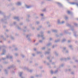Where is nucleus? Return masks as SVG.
Segmentation results:
<instances>
[{
    "mask_svg": "<svg viewBox=\"0 0 78 78\" xmlns=\"http://www.w3.org/2000/svg\"><path fill=\"white\" fill-rule=\"evenodd\" d=\"M66 58H61L60 59V60L61 61H65V59Z\"/></svg>",
    "mask_w": 78,
    "mask_h": 78,
    "instance_id": "nucleus-43",
    "label": "nucleus"
},
{
    "mask_svg": "<svg viewBox=\"0 0 78 78\" xmlns=\"http://www.w3.org/2000/svg\"><path fill=\"white\" fill-rule=\"evenodd\" d=\"M42 53V51H37V55H39V54H40V55H41Z\"/></svg>",
    "mask_w": 78,
    "mask_h": 78,
    "instance_id": "nucleus-29",
    "label": "nucleus"
},
{
    "mask_svg": "<svg viewBox=\"0 0 78 78\" xmlns=\"http://www.w3.org/2000/svg\"><path fill=\"white\" fill-rule=\"evenodd\" d=\"M11 73H12V74H15V72L13 71H11Z\"/></svg>",
    "mask_w": 78,
    "mask_h": 78,
    "instance_id": "nucleus-56",
    "label": "nucleus"
},
{
    "mask_svg": "<svg viewBox=\"0 0 78 78\" xmlns=\"http://www.w3.org/2000/svg\"><path fill=\"white\" fill-rule=\"evenodd\" d=\"M0 14L3 16L4 17V19H2L0 20V21H1L2 22H3V23H4L5 24H8V22H7V20H7V19H9V18H10V16H6L5 13L1 11H0Z\"/></svg>",
    "mask_w": 78,
    "mask_h": 78,
    "instance_id": "nucleus-1",
    "label": "nucleus"
},
{
    "mask_svg": "<svg viewBox=\"0 0 78 78\" xmlns=\"http://www.w3.org/2000/svg\"><path fill=\"white\" fill-rule=\"evenodd\" d=\"M14 5V3H11L9 4H8L7 5V6H13Z\"/></svg>",
    "mask_w": 78,
    "mask_h": 78,
    "instance_id": "nucleus-18",
    "label": "nucleus"
},
{
    "mask_svg": "<svg viewBox=\"0 0 78 78\" xmlns=\"http://www.w3.org/2000/svg\"><path fill=\"white\" fill-rule=\"evenodd\" d=\"M76 3L75 4V5H76V6L78 8V0H76Z\"/></svg>",
    "mask_w": 78,
    "mask_h": 78,
    "instance_id": "nucleus-34",
    "label": "nucleus"
},
{
    "mask_svg": "<svg viewBox=\"0 0 78 78\" xmlns=\"http://www.w3.org/2000/svg\"><path fill=\"white\" fill-rule=\"evenodd\" d=\"M49 53H50L49 52H45V55H47V54L48 55Z\"/></svg>",
    "mask_w": 78,
    "mask_h": 78,
    "instance_id": "nucleus-50",
    "label": "nucleus"
},
{
    "mask_svg": "<svg viewBox=\"0 0 78 78\" xmlns=\"http://www.w3.org/2000/svg\"><path fill=\"white\" fill-rule=\"evenodd\" d=\"M40 57L41 58H43V57H44V55H40Z\"/></svg>",
    "mask_w": 78,
    "mask_h": 78,
    "instance_id": "nucleus-63",
    "label": "nucleus"
},
{
    "mask_svg": "<svg viewBox=\"0 0 78 78\" xmlns=\"http://www.w3.org/2000/svg\"><path fill=\"white\" fill-rule=\"evenodd\" d=\"M35 65L36 66H38V63H35Z\"/></svg>",
    "mask_w": 78,
    "mask_h": 78,
    "instance_id": "nucleus-61",
    "label": "nucleus"
},
{
    "mask_svg": "<svg viewBox=\"0 0 78 78\" xmlns=\"http://www.w3.org/2000/svg\"><path fill=\"white\" fill-rule=\"evenodd\" d=\"M16 5H18V6H20V5H22V4H21V2H18L16 4Z\"/></svg>",
    "mask_w": 78,
    "mask_h": 78,
    "instance_id": "nucleus-16",
    "label": "nucleus"
},
{
    "mask_svg": "<svg viewBox=\"0 0 78 78\" xmlns=\"http://www.w3.org/2000/svg\"><path fill=\"white\" fill-rule=\"evenodd\" d=\"M40 23L39 21H37L36 22V24H37V25H38V24H39Z\"/></svg>",
    "mask_w": 78,
    "mask_h": 78,
    "instance_id": "nucleus-51",
    "label": "nucleus"
},
{
    "mask_svg": "<svg viewBox=\"0 0 78 78\" xmlns=\"http://www.w3.org/2000/svg\"><path fill=\"white\" fill-rule=\"evenodd\" d=\"M5 64H8L9 62H4Z\"/></svg>",
    "mask_w": 78,
    "mask_h": 78,
    "instance_id": "nucleus-52",
    "label": "nucleus"
},
{
    "mask_svg": "<svg viewBox=\"0 0 78 78\" xmlns=\"http://www.w3.org/2000/svg\"><path fill=\"white\" fill-rule=\"evenodd\" d=\"M25 7L26 8H27L28 9L31 8V6H28L27 5H25Z\"/></svg>",
    "mask_w": 78,
    "mask_h": 78,
    "instance_id": "nucleus-31",
    "label": "nucleus"
},
{
    "mask_svg": "<svg viewBox=\"0 0 78 78\" xmlns=\"http://www.w3.org/2000/svg\"><path fill=\"white\" fill-rule=\"evenodd\" d=\"M14 19H15V20H17V21H19V17L15 16L14 17Z\"/></svg>",
    "mask_w": 78,
    "mask_h": 78,
    "instance_id": "nucleus-19",
    "label": "nucleus"
},
{
    "mask_svg": "<svg viewBox=\"0 0 78 78\" xmlns=\"http://www.w3.org/2000/svg\"><path fill=\"white\" fill-rule=\"evenodd\" d=\"M41 49L42 50H45V47H44L42 48H41Z\"/></svg>",
    "mask_w": 78,
    "mask_h": 78,
    "instance_id": "nucleus-47",
    "label": "nucleus"
},
{
    "mask_svg": "<svg viewBox=\"0 0 78 78\" xmlns=\"http://www.w3.org/2000/svg\"><path fill=\"white\" fill-rule=\"evenodd\" d=\"M5 52H6V50L3 48V49L2 53L1 54V55H5Z\"/></svg>",
    "mask_w": 78,
    "mask_h": 78,
    "instance_id": "nucleus-11",
    "label": "nucleus"
},
{
    "mask_svg": "<svg viewBox=\"0 0 78 78\" xmlns=\"http://www.w3.org/2000/svg\"><path fill=\"white\" fill-rule=\"evenodd\" d=\"M42 40H39V42H40V43H42Z\"/></svg>",
    "mask_w": 78,
    "mask_h": 78,
    "instance_id": "nucleus-62",
    "label": "nucleus"
},
{
    "mask_svg": "<svg viewBox=\"0 0 78 78\" xmlns=\"http://www.w3.org/2000/svg\"><path fill=\"white\" fill-rule=\"evenodd\" d=\"M44 32L41 31L40 32L41 35L40 34H38L37 37H41L42 38V40H45V39H46L45 37H44Z\"/></svg>",
    "mask_w": 78,
    "mask_h": 78,
    "instance_id": "nucleus-2",
    "label": "nucleus"
},
{
    "mask_svg": "<svg viewBox=\"0 0 78 78\" xmlns=\"http://www.w3.org/2000/svg\"><path fill=\"white\" fill-rule=\"evenodd\" d=\"M13 23H10V26L11 27H12V26H13Z\"/></svg>",
    "mask_w": 78,
    "mask_h": 78,
    "instance_id": "nucleus-54",
    "label": "nucleus"
},
{
    "mask_svg": "<svg viewBox=\"0 0 78 78\" xmlns=\"http://www.w3.org/2000/svg\"><path fill=\"white\" fill-rule=\"evenodd\" d=\"M32 29L33 30H34V29H35V28H34V27H31Z\"/></svg>",
    "mask_w": 78,
    "mask_h": 78,
    "instance_id": "nucleus-59",
    "label": "nucleus"
},
{
    "mask_svg": "<svg viewBox=\"0 0 78 78\" xmlns=\"http://www.w3.org/2000/svg\"><path fill=\"white\" fill-rule=\"evenodd\" d=\"M14 9H15V8H14V7H12L11 9V10H12V11H14Z\"/></svg>",
    "mask_w": 78,
    "mask_h": 78,
    "instance_id": "nucleus-58",
    "label": "nucleus"
},
{
    "mask_svg": "<svg viewBox=\"0 0 78 78\" xmlns=\"http://www.w3.org/2000/svg\"><path fill=\"white\" fill-rule=\"evenodd\" d=\"M52 32H53V33H58V30H52Z\"/></svg>",
    "mask_w": 78,
    "mask_h": 78,
    "instance_id": "nucleus-37",
    "label": "nucleus"
},
{
    "mask_svg": "<svg viewBox=\"0 0 78 78\" xmlns=\"http://www.w3.org/2000/svg\"><path fill=\"white\" fill-rule=\"evenodd\" d=\"M26 21L27 22H30V19L27 18V19H26Z\"/></svg>",
    "mask_w": 78,
    "mask_h": 78,
    "instance_id": "nucleus-45",
    "label": "nucleus"
},
{
    "mask_svg": "<svg viewBox=\"0 0 78 78\" xmlns=\"http://www.w3.org/2000/svg\"><path fill=\"white\" fill-rule=\"evenodd\" d=\"M66 41V39L65 38H63L62 41V43H63V42H65Z\"/></svg>",
    "mask_w": 78,
    "mask_h": 78,
    "instance_id": "nucleus-28",
    "label": "nucleus"
},
{
    "mask_svg": "<svg viewBox=\"0 0 78 78\" xmlns=\"http://www.w3.org/2000/svg\"><path fill=\"white\" fill-rule=\"evenodd\" d=\"M10 37L12 40H14V39H15L14 37H13V36H12V35H10Z\"/></svg>",
    "mask_w": 78,
    "mask_h": 78,
    "instance_id": "nucleus-21",
    "label": "nucleus"
},
{
    "mask_svg": "<svg viewBox=\"0 0 78 78\" xmlns=\"http://www.w3.org/2000/svg\"><path fill=\"white\" fill-rule=\"evenodd\" d=\"M13 23V25L15 26L16 27H17V26H18V25H17V23L16 22H14Z\"/></svg>",
    "mask_w": 78,
    "mask_h": 78,
    "instance_id": "nucleus-26",
    "label": "nucleus"
},
{
    "mask_svg": "<svg viewBox=\"0 0 78 78\" xmlns=\"http://www.w3.org/2000/svg\"><path fill=\"white\" fill-rule=\"evenodd\" d=\"M14 50H15V51H17V50H18V49L17 48H15L14 49Z\"/></svg>",
    "mask_w": 78,
    "mask_h": 78,
    "instance_id": "nucleus-60",
    "label": "nucleus"
},
{
    "mask_svg": "<svg viewBox=\"0 0 78 78\" xmlns=\"http://www.w3.org/2000/svg\"><path fill=\"white\" fill-rule=\"evenodd\" d=\"M66 47H65L63 48V51H62L63 52H64V51H66Z\"/></svg>",
    "mask_w": 78,
    "mask_h": 78,
    "instance_id": "nucleus-35",
    "label": "nucleus"
},
{
    "mask_svg": "<svg viewBox=\"0 0 78 78\" xmlns=\"http://www.w3.org/2000/svg\"><path fill=\"white\" fill-rule=\"evenodd\" d=\"M42 12H46V8H44L42 10Z\"/></svg>",
    "mask_w": 78,
    "mask_h": 78,
    "instance_id": "nucleus-39",
    "label": "nucleus"
},
{
    "mask_svg": "<svg viewBox=\"0 0 78 78\" xmlns=\"http://www.w3.org/2000/svg\"><path fill=\"white\" fill-rule=\"evenodd\" d=\"M50 73L51 75H53L54 73V72L53 71V70H51L50 71Z\"/></svg>",
    "mask_w": 78,
    "mask_h": 78,
    "instance_id": "nucleus-36",
    "label": "nucleus"
},
{
    "mask_svg": "<svg viewBox=\"0 0 78 78\" xmlns=\"http://www.w3.org/2000/svg\"><path fill=\"white\" fill-rule=\"evenodd\" d=\"M19 76H20V77L21 78H25V77H23V76H22V72H20V73H19Z\"/></svg>",
    "mask_w": 78,
    "mask_h": 78,
    "instance_id": "nucleus-14",
    "label": "nucleus"
},
{
    "mask_svg": "<svg viewBox=\"0 0 78 78\" xmlns=\"http://www.w3.org/2000/svg\"><path fill=\"white\" fill-rule=\"evenodd\" d=\"M55 36H56L57 37H60V36H59V35H58L57 34H55Z\"/></svg>",
    "mask_w": 78,
    "mask_h": 78,
    "instance_id": "nucleus-49",
    "label": "nucleus"
},
{
    "mask_svg": "<svg viewBox=\"0 0 78 78\" xmlns=\"http://www.w3.org/2000/svg\"><path fill=\"white\" fill-rule=\"evenodd\" d=\"M24 69L25 70H29L28 68L26 67H24Z\"/></svg>",
    "mask_w": 78,
    "mask_h": 78,
    "instance_id": "nucleus-42",
    "label": "nucleus"
},
{
    "mask_svg": "<svg viewBox=\"0 0 78 78\" xmlns=\"http://www.w3.org/2000/svg\"><path fill=\"white\" fill-rule=\"evenodd\" d=\"M76 3V2H69V3H70V4H71V5H75Z\"/></svg>",
    "mask_w": 78,
    "mask_h": 78,
    "instance_id": "nucleus-32",
    "label": "nucleus"
},
{
    "mask_svg": "<svg viewBox=\"0 0 78 78\" xmlns=\"http://www.w3.org/2000/svg\"><path fill=\"white\" fill-rule=\"evenodd\" d=\"M74 25L76 27H78V24L76 23H74Z\"/></svg>",
    "mask_w": 78,
    "mask_h": 78,
    "instance_id": "nucleus-30",
    "label": "nucleus"
},
{
    "mask_svg": "<svg viewBox=\"0 0 78 78\" xmlns=\"http://www.w3.org/2000/svg\"><path fill=\"white\" fill-rule=\"evenodd\" d=\"M35 76L36 77H37V78H38L39 77V75H36Z\"/></svg>",
    "mask_w": 78,
    "mask_h": 78,
    "instance_id": "nucleus-57",
    "label": "nucleus"
},
{
    "mask_svg": "<svg viewBox=\"0 0 78 78\" xmlns=\"http://www.w3.org/2000/svg\"><path fill=\"white\" fill-rule=\"evenodd\" d=\"M16 27V28H17V29L19 30H22V28L19 27V26H17V27Z\"/></svg>",
    "mask_w": 78,
    "mask_h": 78,
    "instance_id": "nucleus-23",
    "label": "nucleus"
},
{
    "mask_svg": "<svg viewBox=\"0 0 78 78\" xmlns=\"http://www.w3.org/2000/svg\"><path fill=\"white\" fill-rule=\"evenodd\" d=\"M30 17H31V16H30V15H27V18L29 19V18H30Z\"/></svg>",
    "mask_w": 78,
    "mask_h": 78,
    "instance_id": "nucleus-44",
    "label": "nucleus"
},
{
    "mask_svg": "<svg viewBox=\"0 0 78 78\" xmlns=\"http://www.w3.org/2000/svg\"><path fill=\"white\" fill-rule=\"evenodd\" d=\"M54 53H55L56 56H58V53H57V52H56V51H54Z\"/></svg>",
    "mask_w": 78,
    "mask_h": 78,
    "instance_id": "nucleus-38",
    "label": "nucleus"
},
{
    "mask_svg": "<svg viewBox=\"0 0 78 78\" xmlns=\"http://www.w3.org/2000/svg\"><path fill=\"white\" fill-rule=\"evenodd\" d=\"M57 4L58 5V6L60 8H63V5H62V4H61V3H60L59 2H57Z\"/></svg>",
    "mask_w": 78,
    "mask_h": 78,
    "instance_id": "nucleus-6",
    "label": "nucleus"
},
{
    "mask_svg": "<svg viewBox=\"0 0 78 78\" xmlns=\"http://www.w3.org/2000/svg\"><path fill=\"white\" fill-rule=\"evenodd\" d=\"M5 36L6 37V38H8L9 37V36H8V35H7L6 34V33H5Z\"/></svg>",
    "mask_w": 78,
    "mask_h": 78,
    "instance_id": "nucleus-41",
    "label": "nucleus"
},
{
    "mask_svg": "<svg viewBox=\"0 0 78 78\" xmlns=\"http://www.w3.org/2000/svg\"><path fill=\"white\" fill-rule=\"evenodd\" d=\"M0 37H1V38H2V39H3V40H4V41H6V38H5L3 35H1L0 36Z\"/></svg>",
    "mask_w": 78,
    "mask_h": 78,
    "instance_id": "nucleus-13",
    "label": "nucleus"
},
{
    "mask_svg": "<svg viewBox=\"0 0 78 78\" xmlns=\"http://www.w3.org/2000/svg\"><path fill=\"white\" fill-rule=\"evenodd\" d=\"M15 67V66L13 65L11 66H10L8 67V69H10L11 68H14Z\"/></svg>",
    "mask_w": 78,
    "mask_h": 78,
    "instance_id": "nucleus-12",
    "label": "nucleus"
},
{
    "mask_svg": "<svg viewBox=\"0 0 78 78\" xmlns=\"http://www.w3.org/2000/svg\"><path fill=\"white\" fill-rule=\"evenodd\" d=\"M2 48H7V47H6V46L4 45L2 46H0V50H1V49Z\"/></svg>",
    "mask_w": 78,
    "mask_h": 78,
    "instance_id": "nucleus-7",
    "label": "nucleus"
},
{
    "mask_svg": "<svg viewBox=\"0 0 78 78\" xmlns=\"http://www.w3.org/2000/svg\"><path fill=\"white\" fill-rule=\"evenodd\" d=\"M27 27L25 26L24 27V29L23 30V33H26V32H27Z\"/></svg>",
    "mask_w": 78,
    "mask_h": 78,
    "instance_id": "nucleus-9",
    "label": "nucleus"
},
{
    "mask_svg": "<svg viewBox=\"0 0 78 78\" xmlns=\"http://www.w3.org/2000/svg\"><path fill=\"white\" fill-rule=\"evenodd\" d=\"M50 57H51V56L50 55L47 58V59H50Z\"/></svg>",
    "mask_w": 78,
    "mask_h": 78,
    "instance_id": "nucleus-53",
    "label": "nucleus"
},
{
    "mask_svg": "<svg viewBox=\"0 0 78 78\" xmlns=\"http://www.w3.org/2000/svg\"><path fill=\"white\" fill-rule=\"evenodd\" d=\"M68 47L71 50H73V46L72 45H69Z\"/></svg>",
    "mask_w": 78,
    "mask_h": 78,
    "instance_id": "nucleus-8",
    "label": "nucleus"
},
{
    "mask_svg": "<svg viewBox=\"0 0 78 78\" xmlns=\"http://www.w3.org/2000/svg\"><path fill=\"white\" fill-rule=\"evenodd\" d=\"M66 72H71L72 71V69H65Z\"/></svg>",
    "mask_w": 78,
    "mask_h": 78,
    "instance_id": "nucleus-22",
    "label": "nucleus"
},
{
    "mask_svg": "<svg viewBox=\"0 0 78 78\" xmlns=\"http://www.w3.org/2000/svg\"><path fill=\"white\" fill-rule=\"evenodd\" d=\"M47 19L46 17H42L41 18V21H44L45 20V19Z\"/></svg>",
    "mask_w": 78,
    "mask_h": 78,
    "instance_id": "nucleus-24",
    "label": "nucleus"
},
{
    "mask_svg": "<svg viewBox=\"0 0 78 78\" xmlns=\"http://www.w3.org/2000/svg\"><path fill=\"white\" fill-rule=\"evenodd\" d=\"M60 41H61V40L60 39L56 40L54 42H55V43H58V42H60Z\"/></svg>",
    "mask_w": 78,
    "mask_h": 78,
    "instance_id": "nucleus-15",
    "label": "nucleus"
},
{
    "mask_svg": "<svg viewBox=\"0 0 78 78\" xmlns=\"http://www.w3.org/2000/svg\"><path fill=\"white\" fill-rule=\"evenodd\" d=\"M61 20L60 19H58L57 20V23L58 25L61 24V22H60Z\"/></svg>",
    "mask_w": 78,
    "mask_h": 78,
    "instance_id": "nucleus-17",
    "label": "nucleus"
},
{
    "mask_svg": "<svg viewBox=\"0 0 78 78\" xmlns=\"http://www.w3.org/2000/svg\"><path fill=\"white\" fill-rule=\"evenodd\" d=\"M67 13L68 14H70V15H72V14H73L72 13V12H71L70 11H67Z\"/></svg>",
    "mask_w": 78,
    "mask_h": 78,
    "instance_id": "nucleus-27",
    "label": "nucleus"
},
{
    "mask_svg": "<svg viewBox=\"0 0 78 78\" xmlns=\"http://www.w3.org/2000/svg\"><path fill=\"white\" fill-rule=\"evenodd\" d=\"M23 24L22 23H20V25H23Z\"/></svg>",
    "mask_w": 78,
    "mask_h": 78,
    "instance_id": "nucleus-64",
    "label": "nucleus"
},
{
    "mask_svg": "<svg viewBox=\"0 0 78 78\" xmlns=\"http://www.w3.org/2000/svg\"><path fill=\"white\" fill-rule=\"evenodd\" d=\"M76 33H77V32L73 31V35L75 37H78V34H76Z\"/></svg>",
    "mask_w": 78,
    "mask_h": 78,
    "instance_id": "nucleus-5",
    "label": "nucleus"
},
{
    "mask_svg": "<svg viewBox=\"0 0 78 78\" xmlns=\"http://www.w3.org/2000/svg\"><path fill=\"white\" fill-rule=\"evenodd\" d=\"M66 25L67 27H70V28L71 30L73 31V30H74V29L73 28V27H74L73 26H71V25L68 23H67Z\"/></svg>",
    "mask_w": 78,
    "mask_h": 78,
    "instance_id": "nucleus-4",
    "label": "nucleus"
},
{
    "mask_svg": "<svg viewBox=\"0 0 78 78\" xmlns=\"http://www.w3.org/2000/svg\"><path fill=\"white\" fill-rule=\"evenodd\" d=\"M50 45H51V43H49L47 44V46L48 47L49 46H50Z\"/></svg>",
    "mask_w": 78,
    "mask_h": 78,
    "instance_id": "nucleus-46",
    "label": "nucleus"
},
{
    "mask_svg": "<svg viewBox=\"0 0 78 78\" xmlns=\"http://www.w3.org/2000/svg\"><path fill=\"white\" fill-rule=\"evenodd\" d=\"M21 56H22V58H24V57H25V55H23V54H21Z\"/></svg>",
    "mask_w": 78,
    "mask_h": 78,
    "instance_id": "nucleus-55",
    "label": "nucleus"
},
{
    "mask_svg": "<svg viewBox=\"0 0 78 78\" xmlns=\"http://www.w3.org/2000/svg\"><path fill=\"white\" fill-rule=\"evenodd\" d=\"M63 33H61L59 35L60 36V37H61L62 36H63Z\"/></svg>",
    "mask_w": 78,
    "mask_h": 78,
    "instance_id": "nucleus-48",
    "label": "nucleus"
},
{
    "mask_svg": "<svg viewBox=\"0 0 78 78\" xmlns=\"http://www.w3.org/2000/svg\"><path fill=\"white\" fill-rule=\"evenodd\" d=\"M31 36V34H30L26 35V38L28 42H31V39L30 37Z\"/></svg>",
    "mask_w": 78,
    "mask_h": 78,
    "instance_id": "nucleus-3",
    "label": "nucleus"
},
{
    "mask_svg": "<svg viewBox=\"0 0 78 78\" xmlns=\"http://www.w3.org/2000/svg\"><path fill=\"white\" fill-rule=\"evenodd\" d=\"M5 72V74L6 75H8V70L6 69H5L4 70Z\"/></svg>",
    "mask_w": 78,
    "mask_h": 78,
    "instance_id": "nucleus-20",
    "label": "nucleus"
},
{
    "mask_svg": "<svg viewBox=\"0 0 78 78\" xmlns=\"http://www.w3.org/2000/svg\"><path fill=\"white\" fill-rule=\"evenodd\" d=\"M39 75V78H41V77H42V74H40Z\"/></svg>",
    "mask_w": 78,
    "mask_h": 78,
    "instance_id": "nucleus-40",
    "label": "nucleus"
},
{
    "mask_svg": "<svg viewBox=\"0 0 78 78\" xmlns=\"http://www.w3.org/2000/svg\"><path fill=\"white\" fill-rule=\"evenodd\" d=\"M6 58H9V59H12V56H10L9 55V54L8 55H7Z\"/></svg>",
    "mask_w": 78,
    "mask_h": 78,
    "instance_id": "nucleus-10",
    "label": "nucleus"
},
{
    "mask_svg": "<svg viewBox=\"0 0 78 78\" xmlns=\"http://www.w3.org/2000/svg\"><path fill=\"white\" fill-rule=\"evenodd\" d=\"M64 66V64H62L60 65V66H59V68H61V67H63Z\"/></svg>",
    "mask_w": 78,
    "mask_h": 78,
    "instance_id": "nucleus-33",
    "label": "nucleus"
},
{
    "mask_svg": "<svg viewBox=\"0 0 78 78\" xmlns=\"http://www.w3.org/2000/svg\"><path fill=\"white\" fill-rule=\"evenodd\" d=\"M71 58L70 57H68L67 58H65V61H68V60H70V59H71Z\"/></svg>",
    "mask_w": 78,
    "mask_h": 78,
    "instance_id": "nucleus-25",
    "label": "nucleus"
}]
</instances>
